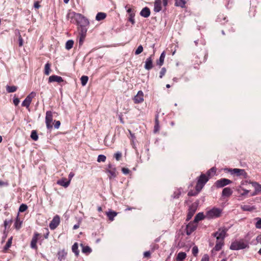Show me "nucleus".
I'll return each mask as SVG.
<instances>
[{
	"instance_id": "f257e3e1",
	"label": "nucleus",
	"mask_w": 261,
	"mask_h": 261,
	"mask_svg": "<svg viewBox=\"0 0 261 261\" xmlns=\"http://www.w3.org/2000/svg\"><path fill=\"white\" fill-rule=\"evenodd\" d=\"M67 17L71 18V19H73L79 27L88 26L89 24L88 19L80 13H75L74 12H69L67 14Z\"/></svg>"
},
{
	"instance_id": "f03ea898",
	"label": "nucleus",
	"mask_w": 261,
	"mask_h": 261,
	"mask_svg": "<svg viewBox=\"0 0 261 261\" xmlns=\"http://www.w3.org/2000/svg\"><path fill=\"white\" fill-rule=\"evenodd\" d=\"M249 247L248 243L244 240H240L232 242L230 246V249L238 250L243 249Z\"/></svg>"
},
{
	"instance_id": "7ed1b4c3",
	"label": "nucleus",
	"mask_w": 261,
	"mask_h": 261,
	"mask_svg": "<svg viewBox=\"0 0 261 261\" xmlns=\"http://www.w3.org/2000/svg\"><path fill=\"white\" fill-rule=\"evenodd\" d=\"M208 178L204 174H202L199 177L195 187L197 193H199L201 190V189L204 187L206 182L208 181Z\"/></svg>"
},
{
	"instance_id": "20e7f679",
	"label": "nucleus",
	"mask_w": 261,
	"mask_h": 261,
	"mask_svg": "<svg viewBox=\"0 0 261 261\" xmlns=\"http://www.w3.org/2000/svg\"><path fill=\"white\" fill-rule=\"evenodd\" d=\"M222 213V210L214 207L208 211L206 213V217L208 219H213L219 217Z\"/></svg>"
},
{
	"instance_id": "39448f33",
	"label": "nucleus",
	"mask_w": 261,
	"mask_h": 261,
	"mask_svg": "<svg viewBox=\"0 0 261 261\" xmlns=\"http://www.w3.org/2000/svg\"><path fill=\"white\" fill-rule=\"evenodd\" d=\"M227 231V229L226 228H219L218 231L213 234V236L216 238L217 241H224L226 236Z\"/></svg>"
},
{
	"instance_id": "423d86ee",
	"label": "nucleus",
	"mask_w": 261,
	"mask_h": 261,
	"mask_svg": "<svg viewBox=\"0 0 261 261\" xmlns=\"http://www.w3.org/2000/svg\"><path fill=\"white\" fill-rule=\"evenodd\" d=\"M227 170L231 175H236L237 176H242L244 178H247L248 177L247 173L244 169L234 168L227 169Z\"/></svg>"
},
{
	"instance_id": "0eeeda50",
	"label": "nucleus",
	"mask_w": 261,
	"mask_h": 261,
	"mask_svg": "<svg viewBox=\"0 0 261 261\" xmlns=\"http://www.w3.org/2000/svg\"><path fill=\"white\" fill-rule=\"evenodd\" d=\"M36 96V93L34 92H32L30 93L25 99L22 102V106L25 107L27 109L29 108V106L32 102V99Z\"/></svg>"
},
{
	"instance_id": "6e6552de",
	"label": "nucleus",
	"mask_w": 261,
	"mask_h": 261,
	"mask_svg": "<svg viewBox=\"0 0 261 261\" xmlns=\"http://www.w3.org/2000/svg\"><path fill=\"white\" fill-rule=\"evenodd\" d=\"M232 181L227 178H221L217 180L215 186L217 188H221L231 184Z\"/></svg>"
},
{
	"instance_id": "1a4fd4ad",
	"label": "nucleus",
	"mask_w": 261,
	"mask_h": 261,
	"mask_svg": "<svg viewBox=\"0 0 261 261\" xmlns=\"http://www.w3.org/2000/svg\"><path fill=\"white\" fill-rule=\"evenodd\" d=\"M53 122V113L51 111H48L46 112L45 116V123L46 127L48 129H50L53 128L51 124Z\"/></svg>"
},
{
	"instance_id": "9d476101",
	"label": "nucleus",
	"mask_w": 261,
	"mask_h": 261,
	"mask_svg": "<svg viewBox=\"0 0 261 261\" xmlns=\"http://www.w3.org/2000/svg\"><path fill=\"white\" fill-rule=\"evenodd\" d=\"M41 238V234L37 232H35L34 233L33 238L31 242V247L34 249H37V243L38 239Z\"/></svg>"
},
{
	"instance_id": "9b49d317",
	"label": "nucleus",
	"mask_w": 261,
	"mask_h": 261,
	"mask_svg": "<svg viewBox=\"0 0 261 261\" xmlns=\"http://www.w3.org/2000/svg\"><path fill=\"white\" fill-rule=\"evenodd\" d=\"M197 227V224L195 222H190L188 225H187L186 228V234L188 236L190 235L193 231H194Z\"/></svg>"
},
{
	"instance_id": "f8f14e48",
	"label": "nucleus",
	"mask_w": 261,
	"mask_h": 261,
	"mask_svg": "<svg viewBox=\"0 0 261 261\" xmlns=\"http://www.w3.org/2000/svg\"><path fill=\"white\" fill-rule=\"evenodd\" d=\"M197 210V204L195 203L192 204L188 209V213L187 214V220L189 221L193 216Z\"/></svg>"
},
{
	"instance_id": "ddd939ff",
	"label": "nucleus",
	"mask_w": 261,
	"mask_h": 261,
	"mask_svg": "<svg viewBox=\"0 0 261 261\" xmlns=\"http://www.w3.org/2000/svg\"><path fill=\"white\" fill-rule=\"evenodd\" d=\"M60 222V218L58 215L55 216L50 223H49V226L50 229L54 230L59 225Z\"/></svg>"
},
{
	"instance_id": "4468645a",
	"label": "nucleus",
	"mask_w": 261,
	"mask_h": 261,
	"mask_svg": "<svg viewBox=\"0 0 261 261\" xmlns=\"http://www.w3.org/2000/svg\"><path fill=\"white\" fill-rule=\"evenodd\" d=\"M133 100L135 103H142L144 101L143 92L141 90L139 91L137 95L134 97Z\"/></svg>"
},
{
	"instance_id": "2eb2a0df",
	"label": "nucleus",
	"mask_w": 261,
	"mask_h": 261,
	"mask_svg": "<svg viewBox=\"0 0 261 261\" xmlns=\"http://www.w3.org/2000/svg\"><path fill=\"white\" fill-rule=\"evenodd\" d=\"M249 184L252 185L255 189V191L251 194V196H255L261 192V185L255 181H249Z\"/></svg>"
},
{
	"instance_id": "dca6fc26",
	"label": "nucleus",
	"mask_w": 261,
	"mask_h": 261,
	"mask_svg": "<svg viewBox=\"0 0 261 261\" xmlns=\"http://www.w3.org/2000/svg\"><path fill=\"white\" fill-rule=\"evenodd\" d=\"M67 254V250L63 249L59 250L57 253L58 259L59 261H64Z\"/></svg>"
},
{
	"instance_id": "f3484780",
	"label": "nucleus",
	"mask_w": 261,
	"mask_h": 261,
	"mask_svg": "<svg viewBox=\"0 0 261 261\" xmlns=\"http://www.w3.org/2000/svg\"><path fill=\"white\" fill-rule=\"evenodd\" d=\"M63 81L64 80L61 76L56 75H51L48 78V83L57 82L60 83Z\"/></svg>"
},
{
	"instance_id": "a211bd4d",
	"label": "nucleus",
	"mask_w": 261,
	"mask_h": 261,
	"mask_svg": "<svg viewBox=\"0 0 261 261\" xmlns=\"http://www.w3.org/2000/svg\"><path fill=\"white\" fill-rule=\"evenodd\" d=\"M140 15L144 18L148 17L150 15V9L147 7H144L141 11Z\"/></svg>"
},
{
	"instance_id": "6ab92c4d",
	"label": "nucleus",
	"mask_w": 261,
	"mask_h": 261,
	"mask_svg": "<svg viewBox=\"0 0 261 261\" xmlns=\"http://www.w3.org/2000/svg\"><path fill=\"white\" fill-rule=\"evenodd\" d=\"M153 67L152 61L151 57L147 58L145 61L144 68L148 70H150Z\"/></svg>"
},
{
	"instance_id": "aec40b11",
	"label": "nucleus",
	"mask_w": 261,
	"mask_h": 261,
	"mask_svg": "<svg viewBox=\"0 0 261 261\" xmlns=\"http://www.w3.org/2000/svg\"><path fill=\"white\" fill-rule=\"evenodd\" d=\"M57 184L59 185L64 187V188H67L70 184V180H67L66 178H62L61 179L58 180L57 182Z\"/></svg>"
},
{
	"instance_id": "412c9836",
	"label": "nucleus",
	"mask_w": 261,
	"mask_h": 261,
	"mask_svg": "<svg viewBox=\"0 0 261 261\" xmlns=\"http://www.w3.org/2000/svg\"><path fill=\"white\" fill-rule=\"evenodd\" d=\"M162 10V2L161 0H155L154 3L153 10L155 12H159Z\"/></svg>"
},
{
	"instance_id": "4be33fe9",
	"label": "nucleus",
	"mask_w": 261,
	"mask_h": 261,
	"mask_svg": "<svg viewBox=\"0 0 261 261\" xmlns=\"http://www.w3.org/2000/svg\"><path fill=\"white\" fill-rule=\"evenodd\" d=\"M232 190L229 187H226L223 189L222 192V196L223 197H229L232 194Z\"/></svg>"
},
{
	"instance_id": "5701e85b",
	"label": "nucleus",
	"mask_w": 261,
	"mask_h": 261,
	"mask_svg": "<svg viewBox=\"0 0 261 261\" xmlns=\"http://www.w3.org/2000/svg\"><path fill=\"white\" fill-rule=\"evenodd\" d=\"M224 241H218L216 240L215 246L213 248L212 251H218L222 249V247L224 246Z\"/></svg>"
},
{
	"instance_id": "b1692460",
	"label": "nucleus",
	"mask_w": 261,
	"mask_h": 261,
	"mask_svg": "<svg viewBox=\"0 0 261 261\" xmlns=\"http://www.w3.org/2000/svg\"><path fill=\"white\" fill-rule=\"evenodd\" d=\"M204 218V215L203 213H199L195 216L193 222L197 224L199 221L203 220Z\"/></svg>"
},
{
	"instance_id": "393cba45",
	"label": "nucleus",
	"mask_w": 261,
	"mask_h": 261,
	"mask_svg": "<svg viewBox=\"0 0 261 261\" xmlns=\"http://www.w3.org/2000/svg\"><path fill=\"white\" fill-rule=\"evenodd\" d=\"M81 247H82V251L83 253L88 254L92 252V249L91 248L88 246H84L83 244H81Z\"/></svg>"
},
{
	"instance_id": "a878e982",
	"label": "nucleus",
	"mask_w": 261,
	"mask_h": 261,
	"mask_svg": "<svg viewBox=\"0 0 261 261\" xmlns=\"http://www.w3.org/2000/svg\"><path fill=\"white\" fill-rule=\"evenodd\" d=\"M107 16L105 13L98 12L96 16L95 19L97 21H100L104 19Z\"/></svg>"
},
{
	"instance_id": "bb28decb",
	"label": "nucleus",
	"mask_w": 261,
	"mask_h": 261,
	"mask_svg": "<svg viewBox=\"0 0 261 261\" xmlns=\"http://www.w3.org/2000/svg\"><path fill=\"white\" fill-rule=\"evenodd\" d=\"M187 255L185 252H180L177 254L176 257L177 261H183L184 259L186 258Z\"/></svg>"
},
{
	"instance_id": "cd10ccee",
	"label": "nucleus",
	"mask_w": 261,
	"mask_h": 261,
	"mask_svg": "<svg viewBox=\"0 0 261 261\" xmlns=\"http://www.w3.org/2000/svg\"><path fill=\"white\" fill-rule=\"evenodd\" d=\"M159 129H160V126H159V116H158V115H156L155 116V125L154 126V132L155 133H157L158 132H159Z\"/></svg>"
},
{
	"instance_id": "c85d7f7f",
	"label": "nucleus",
	"mask_w": 261,
	"mask_h": 261,
	"mask_svg": "<svg viewBox=\"0 0 261 261\" xmlns=\"http://www.w3.org/2000/svg\"><path fill=\"white\" fill-rule=\"evenodd\" d=\"M165 58V51H163L161 54L159 61H158L156 62L157 65H159L160 66H162L164 63Z\"/></svg>"
},
{
	"instance_id": "c756f323",
	"label": "nucleus",
	"mask_w": 261,
	"mask_h": 261,
	"mask_svg": "<svg viewBox=\"0 0 261 261\" xmlns=\"http://www.w3.org/2000/svg\"><path fill=\"white\" fill-rule=\"evenodd\" d=\"M242 210L244 211H249L251 212L255 209V207L253 206H250L249 205H243L241 206Z\"/></svg>"
},
{
	"instance_id": "7c9ffc66",
	"label": "nucleus",
	"mask_w": 261,
	"mask_h": 261,
	"mask_svg": "<svg viewBox=\"0 0 261 261\" xmlns=\"http://www.w3.org/2000/svg\"><path fill=\"white\" fill-rule=\"evenodd\" d=\"M88 26H81L79 27V34L86 35Z\"/></svg>"
},
{
	"instance_id": "2f4dec72",
	"label": "nucleus",
	"mask_w": 261,
	"mask_h": 261,
	"mask_svg": "<svg viewBox=\"0 0 261 261\" xmlns=\"http://www.w3.org/2000/svg\"><path fill=\"white\" fill-rule=\"evenodd\" d=\"M72 251L74 253L75 255L76 256H78L79 255V251L78 249V244L77 243H74V244L72 246Z\"/></svg>"
},
{
	"instance_id": "473e14b6",
	"label": "nucleus",
	"mask_w": 261,
	"mask_h": 261,
	"mask_svg": "<svg viewBox=\"0 0 261 261\" xmlns=\"http://www.w3.org/2000/svg\"><path fill=\"white\" fill-rule=\"evenodd\" d=\"M185 0H176L175 5L177 7L184 8L185 7Z\"/></svg>"
},
{
	"instance_id": "72a5a7b5",
	"label": "nucleus",
	"mask_w": 261,
	"mask_h": 261,
	"mask_svg": "<svg viewBox=\"0 0 261 261\" xmlns=\"http://www.w3.org/2000/svg\"><path fill=\"white\" fill-rule=\"evenodd\" d=\"M50 72V64L48 62L45 64L44 67V74L45 75H49Z\"/></svg>"
},
{
	"instance_id": "f704fd0d",
	"label": "nucleus",
	"mask_w": 261,
	"mask_h": 261,
	"mask_svg": "<svg viewBox=\"0 0 261 261\" xmlns=\"http://www.w3.org/2000/svg\"><path fill=\"white\" fill-rule=\"evenodd\" d=\"M12 243V237L10 238L4 247V251H7L11 246Z\"/></svg>"
},
{
	"instance_id": "c9c22d12",
	"label": "nucleus",
	"mask_w": 261,
	"mask_h": 261,
	"mask_svg": "<svg viewBox=\"0 0 261 261\" xmlns=\"http://www.w3.org/2000/svg\"><path fill=\"white\" fill-rule=\"evenodd\" d=\"M73 44H74V42L72 40H68L66 42V45H65L66 49L67 50L70 49L71 48H72Z\"/></svg>"
},
{
	"instance_id": "e433bc0d",
	"label": "nucleus",
	"mask_w": 261,
	"mask_h": 261,
	"mask_svg": "<svg viewBox=\"0 0 261 261\" xmlns=\"http://www.w3.org/2000/svg\"><path fill=\"white\" fill-rule=\"evenodd\" d=\"M17 89V87L15 86H7L6 90L8 93L14 92Z\"/></svg>"
},
{
	"instance_id": "4c0bfd02",
	"label": "nucleus",
	"mask_w": 261,
	"mask_h": 261,
	"mask_svg": "<svg viewBox=\"0 0 261 261\" xmlns=\"http://www.w3.org/2000/svg\"><path fill=\"white\" fill-rule=\"evenodd\" d=\"M88 79V77L86 75H83L81 77V84L83 86H84L87 84Z\"/></svg>"
},
{
	"instance_id": "58836bf2",
	"label": "nucleus",
	"mask_w": 261,
	"mask_h": 261,
	"mask_svg": "<svg viewBox=\"0 0 261 261\" xmlns=\"http://www.w3.org/2000/svg\"><path fill=\"white\" fill-rule=\"evenodd\" d=\"M112 167V165L111 164H109L108 168H107V171L110 174L109 176L110 178H111V177L114 175V172L111 169Z\"/></svg>"
},
{
	"instance_id": "ea45409f",
	"label": "nucleus",
	"mask_w": 261,
	"mask_h": 261,
	"mask_svg": "<svg viewBox=\"0 0 261 261\" xmlns=\"http://www.w3.org/2000/svg\"><path fill=\"white\" fill-rule=\"evenodd\" d=\"M31 138L32 139V140L34 141H37L38 139V134L36 130H33L32 131L31 134Z\"/></svg>"
},
{
	"instance_id": "a19ab883",
	"label": "nucleus",
	"mask_w": 261,
	"mask_h": 261,
	"mask_svg": "<svg viewBox=\"0 0 261 261\" xmlns=\"http://www.w3.org/2000/svg\"><path fill=\"white\" fill-rule=\"evenodd\" d=\"M216 168L215 167H212L209 170H208L206 172V174L208 176L213 175L216 173Z\"/></svg>"
},
{
	"instance_id": "79ce46f5",
	"label": "nucleus",
	"mask_w": 261,
	"mask_h": 261,
	"mask_svg": "<svg viewBox=\"0 0 261 261\" xmlns=\"http://www.w3.org/2000/svg\"><path fill=\"white\" fill-rule=\"evenodd\" d=\"M107 215L110 220L112 221L114 219V211H109L107 212Z\"/></svg>"
},
{
	"instance_id": "37998d69",
	"label": "nucleus",
	"mask_w": 261,
	"mask_h": 261,
	"mask_svg": "<svg viewBox=\"0 0 261 261\" xmlns=\"http://www.w3.org/2000/svg\"><path fill=\"white\" fill-rule=\"evenodd\" d=\"M86 36V35L79 34V46H81L83 45L84 40L85 39Z\"/></svg>"
},
{
	"instance_id": "c03bdc74",
	"label": "nucleus",
	"mask_w": 261,
	"mask_h": 261,
	"mask_svg": "<svg viewBox=\"0 0 261 261\" xmlns=\"http://www.w3.org/2000/svg\"><path fill=\"white\" fill-rule=\"evenodd\" d=\"M135 13H131L129 15L128 21L130 22L132 24H134L135 23Z\"/></svg>"
},
{
	"instance_id": "a18cd8bd",
	"label": "nucleus",
	"mask_w": 261,
	"mask_h": 261,
	"mask_svg": "<svg viewBox=\"0 0 261 261\" xmlns=\"http://www.w3.org/2000/svg\"><path fill=\"white\" fill-rule=\"evenodd\" d=\"M106 160V156L103 154H100L98 156L97 161L98 162H104Z\"/></svg>"
},
{
	"instance_id": "49530a36",
	"label": "nucleus",
	"mask_w": 261,
	"mask_h": 261,
	"mask_svg": "<svg viewBox=\"0 0 261 261\" xmlns=\"http://www.w3.org/2000/svg\"><path fill=\"white\" fill-rule=\"evenodd\" d=\"M14 225H15V227L16 229H19L21 227V222L19 220H18V218H17L15 222V224H14Z\"/></svg>"
},
{
	"instance_id": "de8ad7c7",
	"label": "nucleus",
	"mask_w": 261,
	"mask_h": 261,
	"mask_svg": "<svg viewBox=\"0 0 261 261\" xmlns=\"http://www.w3.org/2000/svg\"><path fill=\"white\" fill-rule=\"evenodd\" d=\"M28 208V206L25 204H21L19 208V212H23L25 211Z\"/></svg>"
},
{
	"instance_id": "09e8293b",
	"label": "nucleus",
	"mask_w": 261,
	"mask_h": 261,
	"mask_svg": "<svg viewBox=\"0 0 261 261\" xmlns=\"http://www.w3.org/2000/svg\"><path fill=\"white\" fill-rule=\"evenodd\" d=\"M143 50V47L142 45H140L135 51V55H138L141 54Z\"/></svg>"
},
{
	"instance_id": "8fccbe9b",
	"label": "nucleus",
	"mask_w": 261,
	"mask_h": 261,
	"mask_svg": "<svg viewBox=\"0 0 261 261\" xmlns=\"http://www.w3.org/2000/svg\"><path fill=\"white\" fill-rule=\"evenodd\" d=\"M181 191L179 190H177L175 191H174L172 197L173 198H179V196L180 195Z\"/></svg>"
},
{
	"instance_id": "3c124183",
	"label": "nucleus",
	"mask_w": 261,
	"mask_h": 261,
	"mask_svg": "<svg viewBox=\"0 0 261 261\" xmlns=\"http://www.w3.org/2000/svg\"><path fill=\"white\" fill-rule=\"evenodd\" d=\"M192 254L194 256H196L198 253V248L196 246H194L192 249Z\"/></svg>"
},
{
	"instance_id": "603ef678",
	"label": "nucleus",
	"mask_w": 261,
	"mask_h": 261,
	"mask_svg": "<svg viewBox=\"0 0 261 261\" xmlns=\"http://www.w3.org/2000/svg\"><path fill=\"white\" fill-rule=\"evenodd\" d=\"M257 221L255 223V227L257 228L261 229V218H257Z\"/></svg>"
},
{
	"instance_id": "864d4df0",
	"label": "nucleus",
	"mask_w": 261,
	"mask_h": 261,
	"mask_svg": "<svg viewBox=\"0 0 261 261\" xmlns=\"http://www.w3.org/2000/svg\"><path fill=\"white\" fill-rule=\"evenodd\" d=\"M122 158V153L120 151H117L115 153V160L120 161Z\"/></svg>"
},
{
	"instance_id": "5fc2aeb1",
	"label": "nucleus",
	"mask_w": 261,
	"mask_h": 261,
	"mask_svg": "<svg viewBox=\"0 0 261 261\" xmlns=\"http://www.w3.org/2000/svg\"><path fill=\"white\" fill-rule=\"evenodd\" d=\"M121 171L124 175L128 174L130 173L129 169L124 167L121 168Z\"/></svg>"
},
{
	"instance_id": "6e6d98bb",
	"label": "nucleus",
	"mask_w": 261,
	"mask_h": 261,
	"mask_svg": "<svg viewBox=\"0 0 261 261\" xmlns=\"http://www.w3.org/2000/svg\"><path fill=\"white\" fill-rule=\"evenodd\" d=\"M166 72V69L165 67H163L161 69V70L160 72V77L162 79L163 76L165 74Z\"/></svg>"
},
{
	"instance_id": "4d7b16f0",
	"label": "nucleus",
	"mask_w": 261,
	"mask_h": 261,
	"mask_svg": "<svg viewBox=\"0 0 261 261\" xmlns=\"http://www.w3.org/2000/svg\"><path fill=\"white\" fill-rule=\"evenodd\" d=\"M225 19L226 17H224L223 15H219L217 19V21L221 22L222 20H225Z\"/></svg>"
},
{
	"instance_id": "13d9d810",
	"label": "nucleus",
	"mask_w": 261,
	"mask_h": 261,
	"mask_svg": "<svg viewBox=\"0 0 261 261\" xmlns=\"http://www.w3.org/2000/svg\"><path fill=\"white\" fill-rule=\"evenodd\" d=\"M41 7L40 5V2L39 1H35L34 2V8L35 9H39Z\"/></svg>"
},
{
	"instance_id": "bf43d9fd",
	"label": "nucleus",
	"mask_w": 261,
	"mask_h": 261,
	"mask_svg": "<svg viewBox=\"0 0 261 261\" xmlns=\"http://www.w3.org/2000/svg\"><path fill=\"white\" fill-rule=\"evenodd\" d=\"M18 43H19V46H22L23 45V39L20 34H19V37H18Z\"/></svg>"
},
{
	"instance_id": "052dcab7",
	"label": "nucleus",
	"mask_w": 261,
	"mask_h": 261,
	"mask_svg": "<svg viewBox=\"0 0 261 261\" xmlns=\"http://www.w3.org/2000/svg\"><path fill=\"white\" fill-rule=\"evenodd\" d=\"M19 102L20 100L18 98L14 97L13 98V103L15 106H17L19 103Z\"/></svg>"
},
{
	"instance_id": "680f3d73",
	"label": "nucleus",
	"mask_w": 261,
	"mask_h": 261,
	"mask_svg": "<svg viewBox=\"0 0 261 261\" xmlns=\"http://www.w3.org/2000/svg\"><path fill=\"white\" fill-rule=\"evenodd\" d=\"M201 261H209V256L207 254H204L201 259Z\"/></svg>"
},
{
	"instance_id": "e2e57ef3",
	"label": "nucleus",
	"mask_w": 261,
	"mask_h": 261,
	"mask_svg": "<svg viewBox=\"0 0 261 261\" xmlns=\"http://www.w3.org/2000/svg\"><path fill=\"white\" fill-rule=\"evenodd\" d=\"M55 125H54L55 128H57V129L59 128L60 126V124H61L60 121L59 120H57V121L55 120Z\"/></svg>"
},
{
	"instance_id": "0e129e2a",
	"label": "nucleus",
	"mask_w": 261,
	"mask_h": 261,
	"mask_svg": "<svg viewBox=\"0 0 261 261\" xmlns=\"http://www.w3.org/2000/svg\"><path fill=\"white\" fill-rule=\"evenodd\" d=\"M151 253L150 251H145L144 252L143 255L144 257H149L150 256Z\"/></svg>"
},
{
	"instance_id": "69168bd1",
	"label": "nucleus",
	"mask_w": 261,
	"mask_h": 261,
	"mask_svg": "<svg viewBox=\"0 0 261 261\" xmlns=\"http://www.w3.org/2000/svg\"><path fill=\"white\" fill-rule=\"evenodd\" d=\"M242 190L244 191L243 193L241 194V195L242 196L246 195L248 194L249 193V191L248 190L244 189H242Z\"/></svg>"
},
{
	"instance_id": "338daca9",
	"label": "nucleus",
	"mask_w": 261,
	"mask_h": 261,
	"mask_svg": "<svg viewBox=\"0 0 261 261\" xmlns=\"http://www.w3.org/2000/svg\"><path fill=\"white\" fill-rule=\"evenodd\" d=\"M127 12L128 13V15H129L131 13H135L134 10L132 9V8H128L127 10Z\"/></svg>"
},
{
	"instance_id": "774afa93",
	"label": "nucleus",
	"mask_w": 261,
	"mask_h": 261,
	"mask_svg": "<svg viewBox=\"0 0 261 261\" xmlns=\"http://www.w3.org/2000/svg\"><path fill=\"white\" fill-rule=\"evenodd\" d=\"M256 241L260 243L261 244V234L260 235H258L257 237H256Z\"/></svg>"
}]
</instances>
